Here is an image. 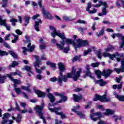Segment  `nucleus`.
<instances>
[{"mask_svg": "<svg viewBox=\"0 0 124 124\" xmlns=\"http://www.w3.org/2000/svg\"><path fill=\"white\" fill-rule=\"evenodd\" d=\"M81 72H82L81 69H79V70L76 72V68H75L74 66L72 67L71 73H67L66 76L62 75V72L60 71L59 76L58 78V83L60 84V86H62V81L65 83L68 81V78H72L73 80L76 82L78 80V79L80 78Z\"/></svg>", "mask_w": 124, "mask_h": 124, "instance_id": "obj_1", "label": "nucleus"}, {"mask_svg": "<svg viewBox=\"0 0 124 124\" xmlns=\"http://www.w3.org/2000/svg\"><path fill=\"white\" fill-rule=\"evenodd\" d=\"M77 44L74 40L67 38L65 42V45H72L75 48V52H77V48H81V47H85V46H89L90 43L87 40H82L81 39H77Z\"/></svg>", "mask_w": 124, "mask_h": 124, "instance_id": "obj_2", "label": "nucleus"}, {"mask_svg": "<svg viewBox=\"0 0 124 124\" xmlns=\"http://www.w3.org/2000/svg\"><path fill=\"white\" fill-rule=\"evenodd\" d=\"M16 75H18V76H19V77H22V72L19 70H16L15 72L10 73V74H6V76H2L0 74V84H4V83H5V80H6L7 77L9 78L8 76L12 77V76H15Z\"/></svg>", "mask_w": 124, "mask_h": 124, "instance_id": "obj_3", "label": "nucleus"}, {"mask_svg": "<svg viewBox=\"0 0 124 124\" xmlns=\"http://www.w3.org/2000/svg\"><path fill=\"white\" fill-rule=\"evenodd\" d=\"M113 73V71L110 69L107 70H104L103 73L99 70H97L95 71V73L98 78V79H100L101 78V75L105 76L107 78L110 76L111 73Z\"/></svg>", "mask_w": 124, "mask_h": 124, "instance_id": "obj_4", "label": "nucleus"}, {"mask_svg": "<svg viewBox=\"0 0 124 124\" xmlns=\"http://www.w3.org/2000/svg\"><path fill=\"white\" fill-rule=\"evenodd\" d=\"M99 100L100 102H109L111 99L107 98V95L104 94L103 95H100L98 94L95 95V97L93 99V101H97Z\"/></svg>", "mask_w": 124, "mask_h": 124, "instance_id": "obj_5", "label": "nucleus"}, {"mask_svg": "<svg viewBox=\"0 0 124 124\" xmlns=\"http://www.w3.org/2000/svg\"><path fill=\"white\" fill-rule=\"evenodd\" d=\"M56 35L60 37L62 41H60V44L61 45H65V41L67 40L66 37H65V35L64 32H62V33H51V36L55 38L56 37Z\"/></svg>", "mask_w": 124, "mask_h": 124, "instance_id": "obj_6", "label": "nucleus"}, {"mask_svg": "<svg viewBox=\"0 0 124 124\" xmlns=\"http://www.w3.org/2000/svg\"><path fill=\"white\" fill-rule=\"evenodd\" d=\"M54 94L56 96H61V99L58 101L59 103H62V101L63 102H66V101H67L68 98L67 96L65 95V93L63 92L59 93L58 92H55Z\"/></svg>", "mask_w": 124, "mask_h": 124, "instance_id": "obj_7", "label": "nucleus"}, {"mask_svg": "<svg viewBox=\"0 0 124 124\" xmlns=\"http://www.w3.org/2000/svg\"><path fill=\"white\" fill-rule=\"evenodd\" d=\"M101 118H103V115H102L100 112L93 113L90 115V119L93 120V122H96L97 120L100 121Z\"/></svg>", "mask_w": 124, "mask_h": 124, "instance_id": "obj_8", "label": "nucleus"}, {"mask_svg": "<svg viewBox=\"0 0 124 124\" xmlns=\"http://www.w3.org/2000/svg\"><path fill=\"white\" fill-rule=\"evenodd\" d=\"M45 106L44 103H43L41 105H36L34 108L36 114H38L40 117L43 115V112L42 111H43V109H44Z\"/></svg>", "mask_w": 124, "mask_h": 124, "instance_id": "obj_9", "label": "nucleus"}, {"mask_svg": "<svg viewBox=\"0 0 124 124\" xmlns=\"http://www.w3.org/2000/svg\"><path fill=\"white\" fill-rule=\"evenodd\" d=\"M56 46H57V48L60 49V50H62L63 53H65V54H67L68 52H69V50L70 49L69 45H67V46L66 47H64V45H62V44H60L58 43H57L56 44Z\"/></svg>", "mask_w": 124, "mask_h": 124, "instance_id": "obj_10", "label": "nucleus"}, {"mask_svg": "<svg viewBox=\"0 0 124 124\" xmlns=\"http://www.w3.org/2000/svg\"><path fill=\"white\" fill-rule=\"evenodd\" d=\"M47 96L48 98H49V99L50 100V102L51 103H52L53 107H55V106H57V105H58V103H59V102H58V101H56L55 103H54L55 102V100H56V98H55V96H54L53 94H52L51 93H49L47 94Z\"/></svg>", "mask_w": 124, "mask_h": 124, "instance_id": "obj_11", "label": "nucleus"}, {"mask_svg": "<svg viewBox=\"0 0 124 124\" xmlns=\"http://www.w3.org/2000/svg\"><path fill=\"white\" fill-rule=\"evenodd\" d=\"M51 107H53V103L51 104L50 103H48V106L47 107L48 110L51 113H55L58 110H62V107L59 106L58 107H54V108H51Z\"/></svg>", "mask_w": 124, "mask_h": 124, "instance_id": "obj_12", "label": "nucleus"}, {"mask_svg": "<svg viewBox=\"0 0 124 124\" xmlns=\"http://www.w3.org/2000/svg\"><path fill=\"white\" fill-rule=\"evenodd\" d=\"M114 71L117 72V74H120L121 72H124V59H122L121 61V68H115L114 69Z\"/></svg>", "mask_w": 124, "mask_h": 124, "instance_id": "obj_13", "label": "nucleus"}, {"mask_svg": "<svg viewBox=\"0 0 124 124\" xmlns=\"http://www.w3.org/2000/svg\"><path fill=\"white\" fill-rule=\"evenodd\" d=\"M42 13H43L44 16H46L47 19H48V20H52V19H54V17L52 16L51 14H50V12H46L44 7L42 8Z\"/></svg>", "mask_w": 124, "mask_h": 124, "instance_id": "obj_14", "label": "nucleus"}, {"mask_svg": "<svg viewBox=\"0 0 124 124\" xmlns=\"http://www.w3.org/2000/svg\"><path fill=\"white\" fill-rule=\"evenodd\" d=\"M73 98L75 102H79L80 100H82V99H83V95L82 94L78 95L76 94H73Z\"/></svg>", "mask_w": 124, "mask_h": 124, "instance_id": "obj_15", "label": "nucleus"}, {"mask_svg": "<svg viewBox=\"0 0 124 124\" xmlns=\"http://www.w3.org/2000/svg\"><path fill=\"white\" fill-rule=\"evenodd\" d=\"M34 58L35 59L36 61L34 62V65L35 67H40V64H41V61L39 59V57L37 55H35L33 56Z\"/></svg>", "mask_w": 124, "mask_h": 124, "instance_id": "obj_16", "label": "nucleus"}, {"mask_svg": "<svg viewBox=\"0 0 124 124\" xmlns=\"http://www.w3.org/2000/svg\"><path fill=\"white\" fill-rule=\"evenodd\" d=\"M86 69L87 71L86 72L85 75L87 77H90L93 80H95L94 77L92 76V73L90 71V65H86Z\"/></svg>", "mask_w": 124, "mask_h": 124, "instance_id": "obj_17", "label": "nucleus"}, {"mask_svg": "<svg viewBox=\"0 0 124 124\" xmlns=\"http://www.w3.org/2000/svg\"><path fill=\"white\" fill-rule=\"evenodd\" d=\"M35 93L37 95L38 97H42L44 98L46 95L45 92H41L40 90H35Z\"/></svg>", "mask_w": 124, "mask_h": 124, "instance_id": "obj_18", "label": "nucleus"}, {"mask_svg": "<svg viewBox=\"0 0 124 124\" xmlns=\"http://www.w3.org/2000/svg\"><path fill=\"white\" fill-rule=\"evenodd\" d=\"M72 111L76 113L77 115L79 116L81 119H85V118H86V115H85V114H83V113L81 111L76 110V109L75 108H73Z\"/></svg>", "mask_w": 124, "mask_h": 124, "instance_id": "obj_19", "label": "nucleus"}, {"mask_svg": "<svg viewBox=\"0 0 124 124\" xmlns=\"http://www.w3.org/2000/svg\"><path fill=\"white\" fill-rule=\"evenodd\" d=\"M42 20H41V19H38V21H35L34 27L36 31H40V30H39V24H42Z\"/></svg>", "mask_w": 124, "mask_h": 124, "instance_id": "obj_20", "label": "nucleus"}, {"mask_svg": "<svg viewBox=\"0 0 124 124\" xmlns=\"http://www.w3.org/2000/svg\"><path fill=\"white\" fill-rule=\"evenodd\" d=\"M115 113V110L108 108L106 109V112L104 113L105 116H109L114 115Z\"/></svg>", "mask_w": 124, "mask_h": 124, "instance_id": "obj_21", "label": "nucleus"}, {"mask_svg": "<svg viewBox=\"0 0 124 124\" xmlns=\"http://www.w3.org/2000/svg\"><path fill=\"white\" fill-rule=\"evenodd\" d=\"M58 68L60 71L63 72L65 70V66H64L63 63L60 62L58 63Z\"/></svg>", "mask_w": 124, "mask_h": 124, "instance_id": "obj_22", "label": "nucleus"}, {"mask_svg": "<svg viewBox=\"0 0 124 124\" xmlns=\"http://www.w3.org/2000/svg\"><path fill=\"white\" fill-rule=\"evenodd\" d=\"M82 56L79 55L78 56L75 55L74 58L72 59L73 62H81L82 61V59H81V57Z\"/></svg>", "mask_w": 124, "mask_h": 124, "instance_id": "obj_23", "label": "nucleus"}, {"mask_svg": "<svg viewBox=\"0 0 124 124\" xmlns=\"http://www.w3.org/2000/svg\"><path fill=\"white\" fill-rule=\"evenodd\" d=\"M59 111H61V110H56V112H55V114L58 116H61V119H65V115H64L62 112H59Z\"/></svg>", "mask_w": 124, "mask_h": 124, "instance_id": "obj_24", "label": "nucleus"}, {"mask_svg": "<svg viewBox=\"0 0 124 124\" xmlns=\"http://www.w3.org/2000/svg\"><path fill=\"white\" fill-rule=\"evenodd\" d=\"M115 47L114 46L111 45L110 44L108 45V46L105 49V53H108V52H111L112 50H114Z\"/></svg>", "mask_w": 124, "mask_h": 124, "instance_id": "obj_25", "label": "nucleus"}, {"mask_svg": "<svg viewBox=\"0 0 124 124\" xmlns=\"http://www.w3.org/2000/svg\"><path fill=\"white\" fill-rule=\"evenodd\" d=\"M30 87H31V84H28V86H21V89L24 91H26V92H28V93H31V90L30 89Z\"/></svg>", "mask_w": 124, "mask_h": 124, "instance_id": "obj_26", "label": "nucleus"}, {"mask_svg": "<svg viewBox=\"0 0 124 124\" xmlns=\"http://www.w3.org/2000/svg\"><path fill=\"white\" fill-rule=\"evenodd\" d=\"M8 77H9V79H10L11 81L13 82L14 84H16L17 85L20 84V80H19L18 79L14 78L13 77H11L10 76H8Z\"/></svg>", "mask_w": 124, "mask_h": 124, "instance_id": "obj_27", "label": "nucleus"}, {"mask_svg": "<svg viewBox=\"0 0 124 124\" xmlns=\"http://www.w3.org/2000/svg\"><path fill=\"white\" fill-rule=\"evenodd\" d=\"M30 20H31V17L29 16H25L24 17V21L25 23H24L25 27H27L28 24H30Z\"/></svg>", "mask_w": 124, "mask_h": 124, "instance_id": "obj_28", "label": "nucleus"}, {"mask_svg": "<svg viewBox=\"0 0 124 124\" xmlns=\"http://www.w3.org/2000/svg\"><path fill=\"white\" fill-rule=\"evenodd\" d=\"M8 53L14 59H17L18 55L15 52L13 51V50H8Z\"/></svg>", "mask_w": 124, "mask_h": 124, "instance_id": "obj_29", "label": "nucleus"}, {"mask_svg": "<svg viewBox=\"0 0 124 124\" xmlns=\"http://www.w3.org/2000/svg\"><path fill=\"white\" fill-rule=\"evenodd\" d=\"M18 65H19V62H17V61H13L11 64L9 65V68H11V67L15 68V67H16V66H18Z\"/></svg>", "mask_w": 124, "mask_h": 124, "instance_id": "obj_30", "label": "nucleus"}, {"mask_svg": "<svg viewBox=\"0 0 124 124\" xmlns=\"http://www.w3.org/2000/svg\"><path fill=\"white\" fill-rule=\"evenodd\" d=\"M115 97L121 102H124V95L117 94L115 95Z\"/></svg>", "mask_w": 124, "mask_h": 124, "instance_id": "obj_31", "label": "nucleus"}, {"mask_svg": "<svg viewBox=\"0 0 124 124\" xmlns=\"http://www.w3.org/2000/svg\"><path fill=\"white\" fill-rule=\"evenodd\" d=\"M47 65H50V67L51 68H54V69H56V63L51 62L50 61H47L46 62Z\"/></svg>", "mask_w": 124, "mask_h": 124, "instance_id": "obj_32", "label": "nucleus"}, {"mask_svg": "<svg viewBox=\"0 0 124 124\" xmlns=\"http://www.w3.org/2000/svg\"><path fill=\"white\" fill-rule=\"evenodd\" d=\"M24 68L27 72H30L31 74H33V72L31 71V67L28 65H26L24 66Z\"/></svg>", "mask_w": 124, "mask_h": 124, "instance_id": "obj_33", "label": "nucleus"}, {"mask_svg": "<svg viewBox=\"0 0 124 124\" xmlns=\"http://www.w3.org/2000/svg\"><path fill=\"white\" fill-rule=\"evenodd\" d=\"M123 35L121 33H113L111 35V37L113 39H115V38L116 37H122Z\"/></svg>", "mask_w": 124, "mask_h": 124, "instance_id": "obj_34", "label": "nucleus"}, {"mask_svg": "<svg viewBox=\"0 0 124 124\" xmlns=\"http://www.w3.org/2000/svg\"><path fill=\"white\" fill-rule=\"evenodd\" d=\"M10 22L12 23V25L13 27H15L16 26V23L18 22V20L15 18H12L10 20Z\"/></svg>", "mask_w": 124, "mask_h": 124, "instance_id": "obj_35", "label": "nucleus"}, {"mask_svg": "<svg viewBox=\"0 0 124 124\" xmlns=\"http://www.w3.org/2000/svg\"><path fill=\"white\" fill-rule=\"evenodd\" d=\"M13 36L14 37V39L12 40V43H16L17 41H18V36L17 35H16L15 34H13Z\"/></svg>", "mask_w": 124, "mask_h": 124, "instance_id": "obj_36", "label": "nucleus"}, {"mask_svg": "<svg viewBox=\"0 0 124 124\" xmlns=\"http://www.w3.org/2000/svg\"><path fill=\"white\" fill-rule=\"evenodd\" d=\"M2 7H3V8H6V7L7 6V2H8V0H2Z\"/></svg>", "mask_w": 124, "mask_h": 124, "instance_id": "obj_37", "label": "nucleus"}, {"mask_svg": "<svg viewBox=\"0 0 124 124\" xmlns=\"http://www.w3.org/2000/svg\"><path fill=\"white\" fill-rule=\"evenodd\" d=\"M15 104H16V108H14L13 111H20V107H19L18 102H16Z\"/></svg>", "mask_w": 124, "mask_h": 124, "instance_id": "obj_38", "label": "nucleus"}, {"mask_svg": "<svg viewBox=\"0 0 124 124\" xmlns=\"http://www.w3.org/2000/svg\"><path fill=\"white\" fill-rule=\"evenodd\" d=\"M116 56H120V55L119 54V52H117L115 54H112L111 55L110 54V56H109L108 57L110 59V60H112L113 61V60H114V58H115Z\"/></svg>", "mask_w": 124, "mask_h": 124, "instance_id": "obj_39", "label": "nucleus"}, {"mask_svg": "<svg viewBox=\"0 0 124 124\" xmlns=\"http://www.w3.org/2000/svg\"><path fill=\"white\" fill-rule=\"evenodd\" d=\"M8 53L7 51L1 50L0 49V56L2 57V56H8Z\"/></svg>", "mask_w": 124, "mask_h": 124, "instance_id": "obj_40", "label": "nucleus"}, {"mask_svg": "<svg viewBox=\"0 0 124 124\" xmlns=\"http://www.w3.org/2000/svg\"><path fill=\"white\" fill-rule=\"evenodd\" d=\"M112 117L114 119L115 122H118V120H122V117L120 116L114 115H113Z\"/></svg>", "mask_w": 124, "mask_h": 124, "instance_id": "obj_41", "label": "nucleus"}, {"mask_svg": "<svg viewBox=\"0 0 124 124\" xmlns=\"http://www.w3.org/2000/svg\"><path fill=\"white\" fill-rule=\"evenodd\" d=\"M121 40L122 42L120 45V48L123 49V48H124V36H123L121 37Z\"/></svg>", "mask_w": 124, "mask_h": 124, "instance_id": "obj_42", "label": "nucleus"}, {"mask_svg": "<svg viewBox=\"0 0 124 124\" xmlns=\"http://www.w3.org/2000/svg\"><path fill=\"white\" fill-rule=\"evenodd\" d=\"M104 34V29H102L99 33H97L96 35L98 37H99L101 35Z\"/></svg>", "mask_w": 124, "mask_h": 124, "instance_id": "obj_43", "label": "nucleus"}, {"mask_svg": "<svg viewBox=\"0 0 124 124\" xmlns=\"http://www.w3.org/2000/svg\"><path fill=\"white\" fill-rule=\"evenodd\" d=\"M99 85L101 87H104L105 85H107V82L103 81V79L102 78L101 81L100 82Z\"/></svg>", "mask_w": 124, "mask_h": 124, "instance_id": "obj_44", "label": "nucleus"}, {"mask_svg": "<svg viewBox=\"0 0 124 124\" xmlns=\"http://www.w3.org/2000/svg\"><path fill=\"white\" fill-rule=\"evenodd\" d=\"M101 5H103L104 7L103 8H108V5L107 4V3L106 1L103 2L102 0H101Z\"/></svg>", "mask_w": 124, "mask_h": 124, "instance_id": "obj_45", "label": "nucleus"}, {"mask_svg": "<svg viewBox=\"0 0 124 124\" xmlns=\"http://www.w3.org/2000/svg\"><path fill=\"white\" fill-rule=\"evenodd\" d=\"M92 8V2H89L87 3V7L86 8V11H90V9Z\"/></svg>", "mask_w": 124, "mask_h": 124, "instance_id": "obj_46", "label": "nucleus"}, {"mask_svg": "<svg viewBox=\"0 0 124 124\" xmlns=\"http://www.w3.org/2000/svg\"><path fill=\"white\" fill-rule=\"evenodd\" d=\"M92 52V49L91 48H89L88 50H86L84 52V56H87L88 54H90V53H91Z\"/></svg>", "mask_w": 124, "mask_h": 124, "instance_id": "obj_47", "label": "nucleus"}, {"mask_svg": "<svg viewBox=\"0 0 124 124\" xmlns=\"http://www.w3.org/2000/svg\"><path fill=\"white\" fill-rule=\"evenodd\" d=\"M100 64V63L99 62H96L95 63H92L91 64V65L92 67H97Z\"/></svg>", "mask_w": 124, "mask_h": 124, "instance_id": "obj_48", "label": "nucleus"}, {"mask_svg": "<svg viewBox=\"0 0 124 124\" xmlns=\"http://www.w3.org/2000/svg\"><path fill=\"white\" fill-rule=\"evenodd\" d=\"M14 91L16 92L17 94H20V93H21V89H20L19 88H15Z\"/></svg>", "mask_w": 124, "mask_h": 124, "instance_id": "obj_49", "label": "nucleus"}, {"mask_svg": "<svg viewBox=\"0 0 124 124\" xmlns=\"http://www.w3.org/2000/svg\"><path fill=\"white\" fill-rule=\"evenodd\" d=\"M107 8H102V12L103 15H107Z\"/></svg>", "mask_w": 124, "mask_h": 124, "instance_id": "obj_50", "label": "nucleus"}, {"mask_svg": "<svg viewBox=\"0 0 124 124\" xmlns=\"http://www.w3.org/2000/svg\"><path fill=\"white\" fill-rule=\"evenodd\" d=\"M22 49H23V53L24 54V55H28V53H27V51H29L28 48L25 46L22 47Z\"/></svg>", "mask_w": 124, "mask_h": 124, "instance_id": "obj_51", "label": "nucleus"}, {"mask_svg": "<svg viewBox=\"0 0 124 124\" xmlns=\"http://www.w3.org/2000/svg\"><path fill=\"white\" fill-rule=\"evenodd\" d=\"M35 48V46L32 45L31 47H29V48H28V51H30V52H32L34 48Z\"/></svg>", "mask_w": 124, "mask_h": 124, "instance_id": "obj_52", "label": "nucleus"}, {"mask_svg": "<svg viewBox=\"0 0 124 124\" xmlns=\"http://www.w3.org/2000/svg\"><path fill=\"white\" fill-rule=\"evenodd\" d=\"M97 57L98 59H100V60H101V50L99 49L97 51Z\"/></svg>", "mask_w": 124, "mask_h": 124, "instance_id": "obj_53", "label": "nucleus"}, {"mask_svg": "<svg viewBox=\"0 0 124 124\" xmlns=\"http://www.w3.org/2000/svg\"><path fill=\"white\" fill-rule=\"evenodd\" d=\"M10 114L9 113H4L3 115L2 120H4L5 118H9V116H10Z\"/></svg>", "mask_w": 124, "mask_h": 124, "instance_id": "obj_54", "label": "nucleus"}, {"mask_svg": "<svg viewBox=\"0 0 124 124\" xmlns=\"http://www.w3.org/2000/svg\"><path fill=\"white\" fill-rule=\"evenodd\" d=\"M50 81L51 82H57V81H58V78H57V77L51 78H50Z\"/></svg>", "mask_w": 124, "mask_h": 124, "instance_id": "obj_55", "label": "nucleus"}, {"mask_svg": "<svg viewBox=\"0 0 124 124\" xmlns=\"http://www.w3.org/2000/svg\"><path fill=\"white\" fill-rule=\"evenodd\" d=\"M15 32L18 35H21L22 34L23 32L21 31L20 30L17 29L15 31Z\"/></svg>", "mask_w": 124, "mask_h": 124, "instance_id": "obj_56", "label": "nucleus"}, {"mask_svg": "<svg viewBox=\"0 0 124 124\" xmlns=\"http://www.w3.org/2000/svg\"><path fill=\"white\" fill-rule=\"evenodd\" d=\"M96 9L95 8H93V10H89L88 11L90 14H94V13H96Z\"/></svg>", "mask_w": 124, "mask_h": 124, "instance_id": "obj_57", "label": "nucleus"}, {"mask_svg": "<svg viewBox=\"0 0 124 124\" xmlns=\"http://www.w3.org/2000/svg\"><path fill=\"white\" fill-rule=\"evenodd\" d=\"M87 30L86 28H82V27H79L78 28V31H81V32H84V31Z\"/></svg>", "mask_w": 124, "mask_h": 124, "instance_id": "obj_58", "label": "nucleus"}, {"mask_svg": "<svg viewBox=\"0 0 124 124\" xmlns=\"http://www.w3.org/2000/svg\"><path fill=\"white\" fill-rule=\"evenodd\" d=\"M39 48L40 50H44V49H46V45H41L39 46Z\"/></svg>", "mask_w": 124, "mask_h": 124, "instance_id": "obj_59", "label": "nucleus"}, {"mask_svg": "<svg viewBox=\"0 0 124 124\" xmlns=\"http://www.w3.org/2000/svg\"><path fill=\"white\" fill-rule=\"evenodd\" d=\"M0 26H4V27H5L6 25V21L5 20H3L2 21H1L0 22Z\"/></svg>", "mask_w": 124, "mask_h": 124, "instance_id": "obj_60", "label": "nucleus"}, {"mask_svg": "<svg viewBox=\"0 0 124 124\" xmlns=\"http://www.w3.org/2000/svg\"><path fill=\"white\" fill-rule=\"evenodd\" d=\"M82 91H83L82 88H80L78 87L76 89H74V92H75V93H78V92H81Z\"/></svg>", "mask_w": 124, "mask_h": 124, "instance_id": "obj_61", "label": "nucleus"}, {"mask_svg": "<svg viewBox=\"0 0 124 124\" xmlns=\"http://www.w3.org/2000/svg\"><path fill=\"white\" fill-rule=\"evenodd\" d=\"M103 55L105 58H107V57H109V56H110V54L109 53L106 52V53H104L103 54Z\"/></svg>", "mask_w": 124, "mask_h": 124, "instance_id": "obj_62", "label": "nucleus"}, {"mask_svg": "<svg viewBox=\"0 0 124 124\" xmlns=\"http://www.w3.org/2000/svg\"><path fill=\"white\" fill-rule=\"evenodd\" d=\"M97 124H108V123H106L104 121H102V120H100L98 122Z\"/></svg>", "mask_w": 124, "mask_h": 124, "instance_id": "obj_63", "label": "nucleus"}, {"mask_svg": "<svg viewBox=\"0 0 124 124\" xmlns=\"http://www.w3.org/2000/svg\"><path fill=\"white\" fill-rule=\"evenodd\" d=\"M10 38V34H8L5 36V40H9Z\"/></svg>", "mask_w": 124, "mask_h": 124, "instance_id": "obj_64", "label": "nucleus"}]
</instances>
